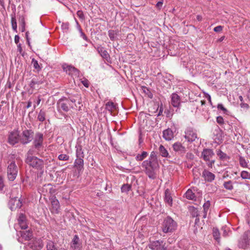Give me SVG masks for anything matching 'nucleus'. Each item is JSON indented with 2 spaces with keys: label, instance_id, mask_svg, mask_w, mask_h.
Segmentation results:
<instances>
[{
  "label": "nucleus",
  "instance_id": "obj_46",
  "mask_svg": "<svg viewBox=\"0 0 250 250\" xmlns=\"http://www.w3.org/2000/svg\"><path fill=\"white\" fill-rule=\"evenodd\" d=\"M146 161H154L155 162H158L157 160V157L155 155V153L154 152H152L151 153V154L149 157V158L146 160Z\"/></svg>",
  "mask_w": 250,
  "mask_h": 250
},
{
  "label": "nucleus",
  "instance_id": "obj_62",
  "mask_svg": "<svg viewBox=\"0 0 250 250\" xmlns=\"http://www.w3.org/2000/svg\"><path fill=\"white\" fill-rule=\"evenodd\" d=\"M18 50L20 53L22 51L21 45L20 43L18 45Z\"/></svg>",
  "mask_w": 250,
  "mask_h": 250
},
{
  "label": "nucleus",
  "instance_id": "obj_31",
  "mask_svg": "<svg viewBox=\"0 0 250 250\" xmlns=\"http://www.w3.org/2000/svg\"><path fill=\"white\" fill-rule=\"evenodd\" d=\"M223 186L225 189L228 190H232L233 189V183L230 180L224 182Z\"/></svg>",
  "mask_w": 250,
  "mask_h": 250
},
{
  "label": "nucleus",
  "instance_id": "obj_4",
  "mask_svg": "<svg viewBox=\"0 0 250 250\" xmlns=\"http://www.w3.org/2000/svg\"><path fill=\"white\" fill-rule=\"evenodd\" d=\"M214 156V153L212 149L209 148H205L201 153V158L207 162V164L209 167H212V165L215 162V160L212 158Z\"/></svg>",
  "mask_w": 250,
  "mask_h": 250
},
{
  "label": "nucleus",
  "instance_id": "obj_14",
  "mask_svg": "<svg viewBox=\"0 0 250 250\" xmlns=\"http://www.w3.org/2000/svg\"><path fill=\"white\" fill-rule=\"evenodd\" d=\"M51 212L54 213H58L60 208V203L56 197H53L51 199Z\"/></svg>",
  "mask_w": 250,
  "mask_h": 250
},
{
  "label": "nucleus",
  "instance_id": "obj_26",
  "mask_svg": "<svg viewBox=\"0 0 250 250\" xmlns=\"http://www.w3.org/2000/svg\"><path fill=\"white\" fill-rule=\"evenodd\" d=\"M43 83L42 81H39L36 78H33L30 83L29 85L31 88L35 89L38 88L39 85Z\"/></svg>",
  "mask_w": 250,
  "mask_h": 250
},
{
  "label": "nucleus",
  "instance_id": "obj_29",
  "mask_svg": "<svg viewBox=\"0 0 250 250\" xmlns=\"http://www.w3.org/2000/svg\"><path fill=\"white\" fill-rule=\"evenodd\" d=\"M32 236V233L30 231H22L21 233V237L25 240H30Z\"/></svg>",
  "mask_w": 250,
  "mask_h": 250
},
{
  "label": "nucleus",
  "instance_id": "obj_50",
  "mask_svg": "<svg viewBox=\"0 0 250 250\" xmlns=\"http://www.w3.org/2000/svg\"><path fill=\"white\" fill-rule=\"evenodd\" d=\"M222 229L223 230V236L224 237L228 236L229 230L225 227H223Z\"/></svg>",
  "mask_w": 250,
  "mask_h": 250
},
{
  "label": "nucleus",
  "instance_id": "obj_24",
  "mask_svg": "<svg viewBox=\"0 0 250 250\" xmlns=\"http://www.w3.org/2000/svg\"><path fill=\"white\" fill-rule=\"evenodd\" d=\"M165 201L170 206L172 204V198L171 196L170 191L168 189H166L165 191Z\"/></svg>",
  "mask_w": 250,
  "mask_h": 250
},
{
  "label": "nucleus",
  "instance_id": "obj_30",
  "mask_svg": "<svg viewBox=\"0 0 250 250\" xmlns=\"http://www.w3.org/2000/svg\"><path fill=\"white\" fill-rule=\"evenodd\" d=\"M216 153L221 160L227 161L229 159V156L220 149L217 150Z\"/></svg>",
  "mask_w": 250,
  "mask_h": 250
},
{
  "label": "nucleus",
  "instance_id": "obj_39",
  "mask_svg": "<svg viewBox=\"0 0 250 250\" xmlns=\"http://www.w3.org/2000/svg\"><path fill=\"white\" fill-rule=\"evenodd\" d=\"M240 176L243 179L250 180V173L247 171H242L240 173Z\"/></svg>",
  "mask_w": 250,
  "mask_h": 250
},
{
  "label": "nucleus",
  "instance_id": "obj_25",
  "mask_svg": "<svg viewBox=\"0 0 250 250\" xmlns=\"http://www.w3.org/2000/svg\"><path fill=\"white\" fill-rule=\"evenodd\" d=\"M74 167L78 169L82 170L83 168V160L82 157H77L74 162Z\"/></svg>",
  "mask_w": 250,
  "mask_h": 250
},
{
  "label": "nucleus",
  "instance_id": "obj_5",
  "mask_svg": "<svg viewBox=\"0 0 250 250\" xmlns=\"http://www.w3.org/2000/svg\"><path fill=\"white\" fill-rule=\"evenodd\" d=\"M238 246L240 249L250 248V231H246L238 241Z\"/></svg>",
  "mask_w": 250,
  "mask_h": 250
},
{
  "label": "nucleus",
  "instance_id": "obj_47",
  "mask_svg": "<svg viewBox=\"0 0 250 250\" xmlns=\"http://www.w3.org/2000/svg\"><path fill=\"white\" fill-rule=\"evenodd\" d=\"M69 156L66 154H60L58 156V159L62 161H67L69 159Z\"/></svg>",
  "mask_w": 250,
  "mask_h": 250
},
{
  "label": "nucleus",
  "instance_id": "obj_43",
  "mask_svg": "<svg viewBox=\"0 0 250 250\" xmlns=\"http://www.w3.org/2000/svg\"><path fill=\"white\" fill-rule=\"evenodd\" d=\"M210 204L208 201L205 203L203 205V208L204 211V218L206 217L207 213L210 207Z\"/></svg>",
  "mask_w": 250,
  "mask_h": 250
},
{
  "label": "nucleus",
  "instance_id": "obj_52",
  "mask_svg": "<svg viewBox=\"0 0 250 250\" xmlns=\"http://www.w3.org/2000/svg\"><path fill=\"white\" fill-rule=\"evenodd\" d=\"M223 27L221 25L217 26L214 28V31L216 32H219L222 30Z\"/></svg>",
  "mask_w": 250,
  "mask_h": 250
},
{
  "label": "nucleus",
  "instance_id": "obj_32",
  "mask_svg": "<svg viewBox=\"0 0 250 250\" xmlns=\"http://www.w3.org/2000/svg\"><path fill=\"white\" fill-rule=\"evenodd\" d=\"M147 155L148 153L147 152L143 151L141 154H138L135 157V159L138 161H143L147 157Z\"/></svg>",
  "mask_w": 250,
  "mask_h": 250
},
{
  "label": "nucleus",
  "instance_id": "obj_17",
  "mask_svg": "<svg viewBox=\"0 0 250 250\" xmlns=\"http://www.w3.org/2000/svg\"><path fill=\"white\" fill-rule=\"evenodd\" d=\"M181 99L180 96L176 93H173L171 95V104L175 107H178L180 105Z\"/></svg>",
  "mask_w": 250,
  "mask_h": 250
},
{
  "label": "nucleus",
  "instance_id": "obj_34",
  "mask_svg": "<svg viewBox=\"0 0 250 250\" xmlns=\"http://www.w3.org/2000/svg\"><path fill=\"white\" fill-rule=\"evenodd\" d=\"M186 197L189 200H193L195 198L194 193L190 189H188L185 193Z\"/></svg>",
  "mask_w": 250,
  "mask_h": 250
},
{
  "label": "nucleus",
  "instance_id": "obj_59",
  "mask_svg": "<svg viewBox=\"0 0 250 250\" xmlns=\"http://www.w3.org/2000/svg\"><path fill=\"white\" fill-rule=\"evenodd\" d=\"M14 40H15V42L16 44H18L20 42V37L18 35H16L15 36Z\"/></svg>",
  "mask_w": 250,
  "mask_h": 250
},
{
  "label": "nucleus",
  "instance_id": "obj_61",
  "mask_svg": "<svg viewBox=\"0 0 250 250\" xmlns=\"http://www.w3.org/2000/svg\"><path fill=\"white\" fill-rule=\"evenodd\" d=\"M81 36L82 37L84 40H87V38L85 36V35L82 32V31H81Z\"/></svg>",
  "mask_w": 250,
  "mask_h": 250
},
{
  "label": "nucleus",
  "instance_id": "obj_8",
  "mask_svg": "<svg viewBox=\"0 0 250 250\" xmlns=\"http://www.w3.org/2000/svg\"><path fill=\"white\" fill-rule=\"evenodd\" d=\"M148 247L152 250H167L166 243L161 240L150 241Z\"/></svg>",
  "mask_w": 250,
  "mask_h": 250
},
{
  "label": "nucleus",
  "instance_id": "obj_23",
  "mask_svg": "<svg viewBox=\"0 0 250 250\" xmlns=\"http://www.w3.org/2000/svg\"><path fill=\"white\" fill-rule=\"evenodd\" d=\"M163 138L167 141L171 140L173 137V132L170 129H167L163 131Z\"/></svg>",
  "mask_w": 250,
  "mask_h": 250
},
{
  "label": "nucleus",
  "instance_id": "obj_54",
  "mask_svg": "<svg viewBox=\"0 0 250 250\" xmlns=\"http://www.w3.org/2000/svg\"><path fill=\"white\" fill-rule=\"evenodd\" d=\"M163 0L158 1L156 5V7L158 9H161L163 6Z\"/></svg>",
  "mask_w": 250,
  "mask_h": 250
},
{
  "label": "nucleus",
  "instance_id": "obj_49",
  "mask_svg": "<svg viewBox=\"0 0 250 250\" xmlns=\"http://www.w3.org/2000/svg\"><path fill=\"white\" fill-rule=\"evenodd\" d=\"M77 15L80 19L82 20H83L84 19V16L83 12L81 10L78 11L77 12Z\"/></svg>",
  "mask_w": 250,
  "mask_h": 250
},
{
  "label": "nucleus",
  "instance_id": "obj_27",
  "mask_svg": "<svg viewBox=\"0 0 250 250\" xmlns=\"http://www.w3.org/2000/svg\"><path fill=\"white\" fill-rule=\"evenodd\" d=\"M76 154L77 157H84V153L83 149V146L80 144H77L75 146Z\"/></svg>",
  "mask_w": 250,
  "mask_h": 250
},
{
  "label": "nucleus",
  "instance_id": "obj_40",
  "mask_svg": "<svg viewBox=\"0 0 250 250\" xmlns=\"http://www.w3.org/2000/svg\"><path fill=\"white\" fill-rule=\"evenodd\" d=\"M239 161L240 165L242 167H243L244 168H246V167H248V163L244 157H243L242 156H240L239 159Z\"/></svg>",
  "mask_w": 250,
  "mask_h": 250
},
{
  "label": "nucleus",
  "instance_id": "obj_20",
  "mask_svg": "<svg viewBox=\"0 0 250 250\" xmlns=\"http://www.w3.org/2000/svg\"><path fill=\"white\" fill-rule=\"evenodd\" d=\"M203 176L204 177L205 181L209 182H212L215 178V175L207 170H205L203 172Z\"/></svg>",
  "mask_w": 250,
  "mask_h": 250
},
{
  "label": "nucleus",
  "instance_id": "obj_64",
  "mask_svg": "<svg viewBox=\"0 0 250 250\" xmlns=\"http://www.w3.org/2000/svg\"><path fill=\"white\" fill-rule=\"evenodd\" d=\"M70 100L72 103H75L76 102V100L73 98H70Z\"/></svg>",
  "mask_w": 250,
  "mask_h": 250
},
{
  "label": "nucleus",
  "instance_id": "obj_18",
  "mask_svg": "<svg viewBox=\"0 0 250 250\" xmlns=\"http://www.w3.org/2000/svg\"><path fill=\"white\" fill-rule=\"evenodd\" d=\"M57 110L60 112L62 110L67 112L69 110V107L67 103L64 102L62 99H60L57 103Z\"/></svg>",
  "mask_w": 250,
  "mask_h": 250
},
{
  "label": "nucleus",
  "instance_id": "obj_35",
  "mask_svg": "<svg viewBox=\"0 0 250 250\" xmlns=\"http://www.w3.org/2000/svg\"><path fill=\"white\" fill-rule=\"evenodd\" d=\"M45 112L43 110H41L38 115V119L40 122H43L45 120Z\"/></svg>",
  "mask_w": 250,
  "mask_h": 250
},
{
  "label": "nucleus",
  "instance_id": "obj_16",
  "mask_svg": "<svg viewBox=\"0 0 250 250\" xmlns=\"http://www.w3.org/2000/svg\"><path fill=\"white\" fill-rule=\"evenodd\" d=\"M173 150L179 154H184L186 152V148L180 143L176 142L173 145Z\"/></svg>",
  "mask_w": 250,
  "mask_h": 250
},
{
  "label": "nucleus",
  "instance_id": "obj_48",
  "mask_svg": "<svg viewBox=\"0 0 250 250\" xmlns=\"http://www.w3.org/2000/svg\"><path fill=\"white\" fill-rule=\"evenodd\" d=\"M216 122L220 125H223L224 123V119L221 116H218L216 118Z\"/></svg>",
  "mask_w": 250,
  "mask_h": 250
},
{
  "label": "nucleus",
  "instance_id": "obj_38",
  "mask_svg": "<svg viewBox=\"0 0 250 250\" xmlns=\"http://www.w3.org/2000/svg\"><path fill=\"white\" fill-rule=\"evenodd\" d=\"M131 186L129 184H124L121 187V191L127 193L131 189Z\"/></svg>",
  "mask_w": 250,
  "mask_h": 250
},
{
  "label": "nucleus",
  "instance_id": "obj_15",
  "mask_svg": "<svg viewBox=\"0 0 250 250\" xmlns=\"http://www.w3.org/2000/svg\"><path fill=\"white\" fill-rule=\"evenodd\" d=\"M43 142V134L41 133H37L36 134L34 140V145L36 148H40Z\"/></svg>",
  "mask_w": 250,
  "mask_h": 250
},
{
  "label": "nucleus",
  "instance_id": "obj_10",
  "mask_svg": "<svg viewBox=\"0 0 250 250\" xmlns=\"http://www.w3.org/2000/svg\"><path fill=\"white\" fill-rule=\"evenodd\" d=\"M185 137L188 142H193L197 138V134L192 128H188L185 131Z\"/></svg>",
  "mask_w": 250,
  "mask_h": 250
},
{
  "label": "nucleus",
  "instance_id": "obj_12",
  "mask_svg": "<svg viewBox=\"0 0 250 250\" xmlns=\"http://www.w3.org/2000/svg\"><path fill=\"white\" fill-rule=\"evenodd\" d=\"M62 68L63 70L69 75L75 76L78 75V70L71 65L64 64L62 65Z\"/></svg>",
  "mask_w": 250,
  "mask_h": 250
},
{
  "label": "nucleus",
  "instance_id": "obj_21",
  "mask_svg": "<svg viewBox=\"0 0 250 250\" xmlns=\"http://www.w3.org/2000/svg\"><path fill=\"white\" fill-rule=\"evenodd\" d=\"M97 50L103 58L106 60H107L109 58V54L103 47L101 46H98Z\"/></svg>",
  "mask_w": 250,
  "mask_h": 250
},
{
  "label": "nucleus",
  "instance_id": "obj_2",
  "mask_svg": "<svg viewBox=\"0 0 250 250\" xmlns=\"http://www.w3.org/2000/svg\"><path fill=\"white\" fill-rule=\"evenodd\" d=\"M177 228V224L170 217L165 218L161 226L162 231L165 233H171L175 231Z\"/></svg>",
  "mask_w": 250,
  "mask_h": 250
},
{
  "label": "nucleus",
  "instance_id": "obj_36",
  "mask_svg": "<svg viewBox=\"0 0 250 250\" xmlns=\"http://www.w3.org/2000/svg\"><path fill=\"white\" fill-rule=\"evenodd\" d=\"M213 236L214 238L218 242L220 240V232L218 229L213 228Z\"/></svg>",
  "mask_w": 250,
  "mask_h": 250
},
{
  "label": "nucleus",
  "instance_id": "obj_53",
  "mask_svg": "<svg viewBox=\"0 0 250 250\" xmlns=\"http://www.w3.org/2000/svg\"><path fill=\"white\" fill-rule=\"evenodd\" d=\"M82 83L83 84V85L86 87H88L89 86V82L86 79H84L82 81Z\"/></svg>",
  "mask_w": 250,
  "mask_h": 250
},
{
  "label": "nucleus",
  "instance_id": "obj_13",
  "mask_svg": "<svg viewBox=\"0 0 250 250\" xmlns=\"http://www.w3.org/2000/svg\"><path fill=\"white\" fill-rule=\"evenodd\" d=\"M71 248L73 250H81L82 245L80 243L79 238L78 235H75L71 243Z\"/></svg>",
  "mask_w": 250,
  "mask_h": 250
},
{
  "label": "nucleus",
  "instance_id": "obj_3",
  "mask_svg": "<svg viewBox=\"0 0 250 250\" xmlns=\"http://www.w3.org/2000/svg\"><path fill=\"white\" fill-rule=\"evenodd\" d=\"M33 151L29 150L27 153L26 163L30 166L37 169H42L44 166L43 161L36 156H33Z\"/></svg>",
  "mask_w": 250,
  "mask_h": 250
},
{
  "label": "nucleus",
  "instance_id": "obj_57",
  "mask_svg": "<svg viewBox=\"0 0 250 250\" xmlns=\"http://www.w3.org/2000/svg\"><path fill=\"white\" fill-rule=\"evenodd\" d=\"M240 106L242 108H246V109H248L249 108V105L245 103L244 102L242 103H241Z\"/></svg>",
  "mask_w": 250,
  "mask_h": 250
},
{
  "label": "nucleus",
  "instance_id": "obj_44",
  "mask_svg": "<svg viewBox=\"0 0 250 250\" xmlns=\"http://www.w3.org/2000/svg\"><path fill=\"white\" fill-rule=\"evenodd\" d=\"M32 63L33 65V67L35 69H37L38 71H39L41 70V67L38 63V62L37 60H36L35 59H33L32 60Z\"/></svg>",
  "mask_w": 250,
  "mask_h": 250
},
{
  "label": "nucleus",
  "instance_id": "obj_42",
  "mask_svg": "<svg viewBox=\"0 0 250 250\" xmlns=\"http://www.w3.org/2000/svg\"><path fill=\"white\" fill-rule=\"evenodd\" d=\"M142 89L143 92L147 96V97L149 98H152L153 94L150 91V90L146 86H142Z\"/></svg>",
  "mask_w": 250,
  "mask_h": 250
},
{
  "label": "nucleus",
  "instance_id": "obj_55",
  "mask_svg": "<svg viewBox=\"0 0 250 250\" xmlns=\"http://www.w3.org/2000/svg\"><path fill=\"white\" fill-rule=\"evenodd\" d=\"M62 27L63 30H67L69 28V24L68 23H62Z\"/></svg>",
  "mask_w": 250,
  "mask_h": 250
},
{
  "label": "nucleus",
  "instance_id": "obj_51",
  "mask_svg": "<svg viewBox=\"0 0 250 250\" xmlns=\"http://www.w3.org/2000/svg\"><path fill=\"white\" fill-rule=\"evenodd\" d=\"M217 108L218 109L223 111L224 112H226L227 111L226 108H225L223 105L221 104H218Z\"/></svg>",
  "mask_w": 250,
  "mask_h": 250
},
{
  "label": "nucleus",
  "instance_id": "obj_9",
  "mask_svg": "<svg viewBox=\"0 0 250 250\" xmlns=\"http://www.w3.org/2000/svg\"><path fill=\"white\" fill-rule=\"evenodd\" d=\"M20 142V135L18 130H14L11 132L8 137V142L12 145H14Z\"/></svg>",
  "mask_w": 250,
  "mask_h": 250
},
{
  "label": "nucleus",
  "instance_id": "obj_45",
  "mask_svg": "<svg viewBox=\"0 0 250 250\" xmlns=\"http://www.w3.org/2000/svg\"><path fill=\"white\" fill-rule=\"evenodd\" d=\"M11 24H12V27L13 29L15 31L17 32V25L16 19L15 18V17H12Z\"/></svg>",
  "mask_w": 250,
  "mask_h": 250
},
{
  "label": "nucleus",
  "instance_id": "obj_33",
  "mask_svg": "<svg viewBox=\"0 0 250 250\" xmlns=\"http://www.w3.org/2000/svg\"><path fill=\"white\" fill-rule=\"evenodd\" d=\"M159 151L160 153V154L162 157H167L168 155V153L167 149L165 148V147L162 146L160 145L159 146Z\"/></svg>",
  "mask_w": 250,
  "mask_h": 250
},
{
  "label": "nucleus",
  "instance_id": "obj_19",
  "mask_svg": "<svg viewBox=\"0 0 250 250\" xmlns=\"http://www.w3.org/2000/svg\"><path fill=\"white\" fill-rule=\"evenodd\" d=\"M18 223L21 229L27 228V224L25 216L23 214H20L18 219Z\"/></svg>",
  "mask_w": 250,
  "mask_h": 250
},
{
  "label": "nucleus",
  "instance_id": "obj_6",
  "mask_svg": "<svg viewBox=\"0 0 250 250\" xmlns=\"http://www.w3.org/2000/svg\"><path fill=\"white\" fill-rule=\"evenodd\" d=\"M18 168L14 162H12L8 166L7 173L8 179L14 181L18 174Z\"/></svg>",
  "mask_w": 250,
  "mask_h": 250
},
{
  "label": "nucleus",
  "instance_id": "obj_56",
  "mask_svg": "<svg viewBox=\"0 0 250 250\" xmlns=\"http://www.w3.org/2000/svg\"><path fill=\"white\" fill-rule=\"evenodd\" d=\"M4 187L3 178L0 177V190H2Z\"/></svg>",
  "mask_w": 250,
  "mask_h": 250
},
{
  "label": "nucleus",
  "instance_id": "obj_11",
  "mask_svg": "<svg viewBox=\"0 0 250 250\" xmlns=\"http://www.w3.org/2000/svg\"><path fill=\"white\" fill-rule=\"evenodd\" d=\"M8 205L11 210H13L21 208L22 203L18 198H14L10 199Z\"/></svg>",
  "mask_w": 250,
  "mask_h": 250
},
{
  "label": "nucleus",
  "instance_id": "obj_1",
  "mask_svg": "<svg viewBox=\"0 0 250 250\" xmlns=\"http://www.w3.org/2000/svg\"><path fill=\"white\" fill-rule=\"evenodd\" d=\"M143 170L147 176L152 179L156 178V169L158 167V162L145 160L142 163Z\"/></svg>",
  "mask_w": 250,
  "mask_h": 250
},
{
  "label": "nucleus",
  "instance_id": "obj_28",
  "mask_svg": "<svg viewBox=\"0 0 250 250\" xmlns=\"http://www.w3.org/2000/svg\"><path fill=\"white\" fill-rule=\"evenodd\" d=\"M46 250H58L56 245L51 240H47L46 242Z\"/></svg>",
  "mask_w": 250,
  "mask_h": 250
},
{
  "label": "nucleus",
  "instance_id": "obj_58",
  "mask_svg": "<svg viewBox=\"0 0 250 250\" xmlns=\"http://www.w3.org/2000/svg\"><path fill=\"white\" fill-rule=\"evenodd\" d=\"M21 27H22V28H21V32H24V30H25V21H24V20L23 19H22L21 20Z\"/></svg>",
  "mask_w": 250,
  "mask_h": 250
},
{
  "label": "nucleus",
  "instance_id": "obj_22",
  "mask_svg": "<svg viewBox=\"0 0 250 250\" xmlns=\"http://www.w3.org/2000/svg\"><path fill=\"white\" fill-rule=\"evenodd\" d=\"M43 245L41 239L35 240L31 246V248L34 250H40Z\"/></svg>",
  "mask_w": 250,
  "mask_h": 250
},
{
  "label": "nucleus",
  "instance_id": "obj_63",
  "mask_svg": "<svg viewBox=\"0 0 250 250\" xmlns=\"http://www.w3.org/2000/svg\"><path fill=\"white\" fill-rule=\"evenodd\" d=\"M31 105H32V102L31 101H28V102L27 103V105L26 106V107L27 108H28L31 106Z\"/></svg>",
  "mask_w": 250,
  "mask_h": 250
},
{
  "label": "nucleus",
  "instance_id": "obj_37",
  "mask_svg": "<svg viewBox=\"0 0 250 250\" xmlns=\"http://www.w3.org/2000/svg\"><path fill=\"white\" fill-rule=\"evenodd\" d=\"M115 108V105L112 102H108L105 104V108L109 111L111 112Z\"/></svg>",
  "mask_w": 250,
  "mask_h": 250
},
{
  "label": "nucleus",
  "instance_id": "obj_60",
  "mask_svg": "<svg viewBox=\"0 0 250 250\" xmlns=\"http://www.w3.org/2000/svg\"><path fill=\"white\" fill-rule=\"evenodd\" d=\"M41 99H40V97H38V99H37V102H36V105H34V109L36 108V105H39V104H40V102H41Z\"/></svg>",
  "mask_w": 250,
  "mask_h": 250
},
{
  "label": "nucleus",
  "instance_id": "obj_41",
  "mask_svg": "<svg viewBox=\"0 0 250 250\" xmlns=\"http://www.w3.org/2000/svg\"><path fill=\"white\" fill-rule=\"evenodd\" d=\"M117 35V32L116 31L110 30L108 31V36L110 38V40L112 41H114L115 39V38Z\"/></svg>",
  "mask_w": 250,
  "mask_h": 250
},
{
  "label": "nucleus",
  "instance_id": "obj_7",
  "mask_svg": "<svg viewBox=\"0 0 250 250\" xmlns=\"http://www.w3.org/2000/svg\"><path fill=\"white\" fill-rule=\"evenodd\" d=\"M33 138V132L31 130H24L20 135V142L24 145L29 143Z\"/></svg>",
  "mask_w": 250,
  "mask_h": 250
}]
</instances>
